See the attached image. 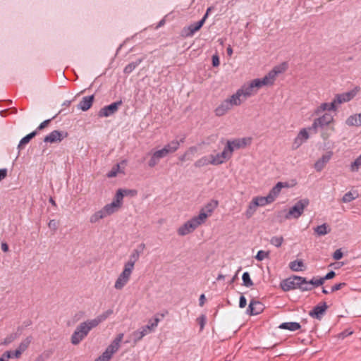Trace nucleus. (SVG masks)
<instances>
[{"label": "nucleus", "instance_id": "1", "mask_svg": "<svg viewBox=\"0 0 361 361\" xmlns=\"http://www.w3.org/2000/svg\"><path fill=\"white\" fill-rule=\"evenodd\" d=\"M112 314L113 310H108L92 319H88L80 323L76 327L71 336V343L75 345L79 344L88 335L92 329L97 327L99 324L104 322Z\"/></svg>", "mask_w": 361, "mask_h": 361}, {"label": "nucleus", "instance_id": "2", "mask_svg": "<svg viewBox=\"0 0 361 361\" xmlns=\"http://www.w3.org/2000/svg\"><path fill=\"white\" fill-rule=\"evenodd\" d=\"M160 321L161 319L157 317L152 319H149L147 325L142 326L137 330L134 331L129 336L130 340H128L125 343H127L132 341L133 344L136 345L143 338V337L152 332H154L158 326Z\"/></svg>", "mask_w": 361, "mask_h": 361}, {"label": "nucleus", "instance_id": "3", "mask_svg": "<svg viewBox=\"0 0 361 361\" xmlns=\"http://www.w3.org/2000/svg\"><path fill=\"white\" fill-rule=\"evenodd\" d=\"M206 219L207 216L204 213L199 214L198 216H194L179 227L178 234L184 236L193 232L199 226L204 223Z\"/></svg>", "mask_w": 361, "mask_h": 361}, {"label": "nucleus", "instance_id": "4", "mask_svg": "<svg viewBox=\"0 0 361 361\" xmlns=\"http://www.w3.org/2000/svg\"><path fill=\"white\" fill-rule=\"evenodd\" d=\"M304 281V277L294 275L283 280L281 282V287L284 291H289L294 289H300L302 291H305Z\"/></svg>", "mask_w": 361, "mask_h": 361}, {"label": "nucleus", "instance_id": "5", "mask_svg": "<svg viewBox=\"0 0 361 361\" xmlns=\"http://www.w3.org/2000/svg\"><path fill=\"white\" fill-rule=\"evenodd\" d=\"M120 207H118V204L116 203H114L113 202L110 204H108L105 205L101 210L95 212L90 216V222L94 224L97 221H99L100 219H104L107 216H109L116 211Z\"/></svg>", "mask_w": 361, "mask_h": 361}, {"label": "nucleus", "instance_id": "6", "mask_svg": "<svg viewBox=\"0 0 361 361\" xmlns=\"http://www.w3.org/2000/svg\"><path fill=\"white\" fill-rule=\"evenodd\" d=\"M309 200L306 198L298 201L289 209L285 215V218L286 219H298L302 214L305 208L309 205Z\"/></svg>", "mask_w": 361, "mask_h": 361}, {"label": "nucleus", "instance_id": "7", "mask_svg": "<svg viewBox=\"0 0 361 361\" xmlns=\"http://www.w3.org/2000/svg\"><path fill=\"white\" fill-rule=\"evenodd\" d=\"M286 68L287 64L286 63H283L279 66H275L264 78H259L262 86L272 85L276 80V76L279 74L286 71Z\"/></svg>", "mask_w": 361, "mask_h": 361}, {"label": "nucleus", "instance_id": "8", "mask_svg": "<svg viewBox=\"0 0 361 361\" xmlns=\"http://www.w3.org/2000/svg\"><path fill=\"white\" fill-rule=\"evenodd\" d=\"M334 121V117L329 114H324L322 116L315 118L310 127L308 128L310 131L317 133L319 130L329 127V125Z\"/></svg>", "mask_w": 361, "mask_h": 361}, {"label": "nucleus", "instance_id": "9", "mask_svg": "<svg viewBox=\"0 0 361 361\" xmlns=\"http://www.w3.org/2000/svg\"><path fill=\"white\" fill-rule=\"evenodd\" d=\"M250 137L237 138L234 140H229L226 142V146L224 147L228 153L232 157L233 152L241 148H245L246 146L250 145Z\"/></svg>", "mask_w": 361, "mask_h": 361}, {"label": "nucleus", "instance_id": "10", "mask_svg": "<svg viewBox=\"0 0 361 361\" xmlns=\"http://www.w3.org/2000/svg\"><path fill=\"white\" fill-rule=\"evenodd\" d=\"M256 94V90H254L250 83L243 85L241 88L233 94V101L241 104L247 98Z\"/></svg>", "mask_w": 361, "mask_h": 361}, {"label": "nucleus", "instance_id": "11", "mask_svg": "<svg viewBox=\"0 0 361 361\" xmlns=\"http://www.w3.org/2000/svg\"><path fill=\"white\" fill-rule=\"evenodd\" d=\"M134 269L124 264L122 272L119 274L114 283L116 290H122L130 281Z\"/></svg>", "mask_w": 361, "mask_h": 361}, {"label": "nucleus", "instance_id": "12", "mask_svg": "<svg viewBox=\"0 0 361 361\" xmlns=\"http://www.w3.org/2000/svg\"><path fill=\"white\" fill-rule=\"evenodd\" d=\"M234 94L231 97L224 100L215 109V114L217 116H222L225 115L233 106L240 105L239 103L233 101Z\"/></svg>", "mask_w": 361, "mask_h": 361}, {"label": "nucleus", "instance_id": "13", "mask_svg": "<svg viewBox=\"0 0 361 361\" xmlns=\"http://www.w3.org/2000/svg\"><path fill=\"white\" fill-rule=\"evenodd\" d=\"M121 100L114 102L109 105L104 106L98 112L99 117H109L116 114L119 107L122 105Z\"/></svg>", "mask_w": 361, "mask_h": 361}, {"label": "nucleus", "instance_id": "14", "mask_svg": "<svg viewBox=\"0 0 361 361\" xmlns=\"http://www.w3.org/2000/svg\"><path fill=\"white\" fill-rule=\"evenodd\" d=\"M145 249V243H140L137 248L132 251L128 260L124 264L134 269L135 264L139 260L140 255L143 252Z\"/></svg>", "mask_w": 361, "mask_h": 361}, {"label": "nucleus", "instance_id": "15", "mask_svg": "<svg viewBox=\"0 0 361 361\" xmlns=\"http://www.w3.org/2000/svg\"><path fill=\"white\" fill-rule=\"evenodd\" d=\"M357 92V90H353L348 92L336 94L334 99V102L335 104L336 109H338V105L345 102H348L353 99L354 97L356 95Z\"/></svg>", "mask_w": 361, "mask_h": 361}, {"label": "nucleus", "instance_id": "16", "mask_svg": "<svg viewBox=\"0 0 361 361\" xmlns=\"http://www.w3.org/2000/svg\"><path fill=\"white\" fill-rule=\"evenodd\" d=\"M207 19V14H204L203 18L199 20L198 22L190 24L187 27H184L183 32L185 33V37H189L194 35V34L200 30V28L203 26L205 20Z\"/></svg>", "mask_w": 361, "mask_h": 361}, {"label": "nucleus", "instance_id": "17", "mask_svg": "<svg viewBox=\"0 0 361 361\" xmlns=\"http://www.w3.org/2000/svg\"><path fill=\"white\" fill-rule=\"evenodd\" d=\"M67 136L68 133L66 132L54 130L44 138V142L50 143L61 142L64 137H66Z\"/></svg>", "mask_w": 361, "mask_h": 361}, {"label": "nucleus", "instance_id": "18", "mask_svg": "<svg viewBox=\"0 0 361 361\" xmlns=\"http://www.w3.org/2000/svg\"><path fill=\"white\" fill-rule=\"evenodd\" d=\"M264 309V306L261 302L252 299L247 309V313L250 315H257L262 312Z\"/></svg>", "mask_w": 361, "mask_h": 361}, {"label": "nucleus", "instance_id": "19", "mask_svg": "<svg viewBox=\"0 0 361 361\" xmlns=\"http://www.w3.org/2000/svg\"><path fill=\"white\" fill-rule=\"evenodd\" d=\"M328 306L326 302H323L322 305H318L309 312V315L317 319L321 320L324 314H325Z\"/></svg>", "mask_w": 361, "mask_h": 361}, {"label": "nucleus", "instance_id": "20", "mask_svg": "<svg viewBox=\"0 0 361 361\" xmlns=\"http://www.w3.org/2000/svg\"><path fill=\"white\" fill-rule=\"evenodd\" d=\"M210 157V163L212 165H219L225 161V160H228L231 159V155L228 153V152L224 148L222 152L217 154L216 155L211 154Z\"/></svg>", "mask_w": 361, "mask_h": 361}, {"label": "nucleus", "instance_id": "21", "mask_svg": "<svg viewBox=\"0 0 361 361\" xmlns=\"http://www.w3.org/2000/svg\"><path fill=\"white\" fill-rule=\"evenodd\" d=\"M332 155L333 152L331 151L327 152L325 154H323L322 157L315 162V170L318 172L322 171L331 159Z\"/></svg>", "mask_w": 361, "mask_h": 361}, {"label": "nucleus", "instance_id": "22", "mask_svg": "<svg viewBox=\"0 0 361 361\" xmlns=\"http://www.w3.org/2000/svg\"><path fill=\"white\" fill-rule=\"evenodd\" d=\"M149 154L151 155L150 159L148 161V166L150 168H153L157 166L161 159L166 157L161 149L153 152H150Z\"/></svg>", "mask_w": 361, "mask_h": 361}, {"label": "nucleus", "instance_id": "23", "mask_svg": "<svg viewBox=\"0 0 361 361\" xmlns=\"http://www.w3.org/2000/svg\"><path fill=\"white\" fill-rule=\"evenodd\" d=\"M308 130V128H302L300 130L293 142L294 148H298L303 142L309 139L310 135Z\"/></svg>", "mask_w": 361, "mask_h": 361}, {"label": "nucleus", "instance_id": "24", "mask_svg": "<svg viewBox=\"0 0 361 361\" xmlns=\"http://www.w3.org/2000/svg\"><path fill=\"white\" fill-rule=\"evenodd\" d=\"M183 142V139L180 140V141L172 140L171 142L166 145L161 149L167 156L169 154H172L176 152L180 147V143Z\"/></svg>", "mask_w": 361, "mask_h": 361}, {"label": "nucleus", "instance_id": "25", "mask_svg": "<svg viewBox=\"0 0 361 361\" xmlns=\"http://www.w3.org/2000/svg\"><path fill=\"white\" fill-rule=\"evenodd\" d=\"M324 281L322 280V277L319 279H314L313 278L310 281H307V279L305 278V281L303 283L304 284V290L308 291L312 290L314 287H318L319 286L323 285Z\"/></svg>", "mask_w": 361, "mask_h": 361}, {"label": "nucleus", "instance_id": "26", "mask_svg": "<svg viewBox=\"0 0 361 361\" xmlns=\"http://www.w3.org/2000/svg\"><path fill=\"white\" fill-rule=\"evenodd\" d=\"M336 107L335 106V104L334 102V100L330 103L324 102L322 103L319 106H318L314 111V114L315 115H319L321 113L325 111H336Z\"/></svg>", "mask_w": 361, "mask_h": 361}, {"label": "nucleus", "instance_id": "27", "mask_svg": "<svg viewBox=\"0 0 361 361\" xmlns=\"http://www.w3.org/2000/svg\"><path fill=\"white\" fill-rule=\"evenodd\" d=\"M219 202L215 200H212L205 204V206L201 209L200 214L204 213L207 218L212 214L214 210L218 207Z\"/></svg>", "mask_w": 361, "mask_h": 361}, {"label": "nucleus", "instance_id": "28", "mask_svg": "<svg viewBox=\"0 0 361 361\" xmlns=\"http://www.w3.org/2000/svg\"><path fill=\"white\" fill-rule=\"evenodd\" d=\"M94 98V95L83 97L78 104V108L83 111H87L92 106Z\"/></svg>", "mask_w": 361, "mask_h": 361}, {"label": "nucleus", "instance_id": "29", "mask_svg": "<svg viewBox=\"0 0 361 361\" xmlns=\"http://www.w3.org/2000/svg\"><path fill=\"white\" fill-rule=\"evenodd\" d=\"M285 186L286 185H284L283 183L279 182L274 187L272 188V189L269 191V194L267 195L268 198L271 200V202H273L276 200V198L281 192V189Z\"/></svg>", "mask_w": 361, "mask_h": 361}, {"label": "nucleus", "instance_id": "30", "mask_svg": "<svg viewBox=\"0 0 361 361\" xmlns=\"http://www.w3.org/2000/svg\"><path fill=\"white\" fill-rule=\"evenodd\" d=\"M124 334L123 333L118 334L116 337L112 341V342L110 343V345L107 347L109 350H111L113 353H116L120 346L121 343L123 341Z\"/></svg>", "mask_w": 361, "mask_h": 361}, {"label": "nucleus", "instance_id": "31", "mask_svg": "<svg viewBox=\"0 0 361 361\" xmlns=\"http://www.w3.org/2000/svg\"><path fill=\"white\" fill-rule=\"evenodd\" d=\"M252 201V202L254 203V204L257 207H264V206H265L267 204L272 203L271 202V200H269V198H268V196H266V197H262V196L255 197H253Z\"/></svg>", "mask_w": 361, "mask_h": 361}, {"label": "nucleus", "instance_id": "32", "mask_svg": "<svg viewBox=\"0 0 361 361\" xmlns=\"http://www.w3.org/2000/svg\"><path fill=\"white\" fill-rule=\"evenodd\" d=\"M37 135V130H35L30 133H29L28 135H27L26 136H25L24 137H23L18 145V148L19 150H21L22 149L24 148L25 145L28 144L29 142L36 136Z\"/></svg>", "mask_w": 361, "mask_h": 361}, {"label": "nucleus", "instance_id": "33", "mask_svg": "<svg viewBox=\"0 0 361 361\" xmlns=\"http://www.w3.org/2000/svg\"><path fill=\"white\" fill-rule=\"evenodd\" d=\"M279 328H281L282 329H287L289 331H296V330H298L300 329V324L298 322H284V323H282L279 326Z\"/></svg>", "mask_w": 361, "mask_h": 361}, {"label": "nucleus", "instance_id": "34", "mask_svg": "<svg viewBox=\"0 0 361 361\" xmlns=\"http://www.w3.org/2000/svg\"><path fill=\"white\" fill-rule=\"evenodd\" d=\"M346 123L348 126H361V113L350 116L347 119Z\"/></svg>", "mask_w": 361, "mask_h": 361}, {"label": "nucleus", "instance_id": "35", "mask_svg": "<svg viewBox=\"0 0 361 361\" xmlns=\"http://www.w3.org/2000/svg\"><path fill=\"white\" fill-rule=\"evenodd\" d=\"M335 131V128L334 126H329L327 128H325L324 129L320 130L321 133V137L323 140H327L332 133Z\"/></svg>", "mask_w": 361, "mask_h": 361}, {"label": "nucleus", "instance_id": "36", "mask_svg": "<svg viewBox=\"0 0 361 361\" xmlns=\"http://www.w3.org/2000/svg\"><path fill=\"white\" fill-rule=\"evenodd\" d=\"M142 61V59H138L135 61L131 62L129 64H128L123 70L124 73L130 74V73H132L135 69V68L141 63Z\"/></svg>", "mask_w": 361, "mask_h": 361}, {"label": "nucleus", "instance_id": "37", "mask_svg": "<svg viewBox=\"0 0 361 361\" xmlns=\"http://www.w3.org/2000/svg\"><path fill=\"white\" fill-rule=\"evenodd\" d=\"M129 192L130 191L127 190H118L116 194L115 200L113 201V202L117 204L118 207H121L124 195L128 194Z\"/></svg>", "mask_w": 361, "mask_h": 361}, {"label": "nucleus", "instance_id": "38", "mask_svg": "<svg viewBox=\"0 0 361 361\" xmlns=\"http://www.w3.org/2000/svg\"><path fill=\"white\" fill-rule=\"evenodd\" d=\"M314 230L318 235H324L331 231V229L328 228L326 224L317 226L314 228Z\"/></svg>", "mask_w": 361, "mask_h": 361}, {"label": "nucleus", "instance_id": "39", "mask_svg": "<svg viewBox=\"0 0 361 361\" xmlns=\"http://www.w3.org/2000/svg\"><path fill=\"white\" fill-rule=\"evenodd\" d=\"M210 157L209 156H204L200 158V159L197 160L194 165L197 168H201L205 166H207L209 164H211L210 163Z\"/></svg>", "mask_w": 361, "mask_h": 361}, {"label": "nucleus", "instance_id": "40", "mask_svg": "<svg viewBox=\"0 0 361 361\" xmlns=\"http://www.w3.org/2000/svg\"><path fill=\"white\" fill-rule=\"evenodd\" d=\"M289 267L292 271H300L304 267V263L302 260H294L289 264Z\"/></svg>", "mask_w": 361, "mask_h": 361}, {"label": "nucleus", "instance_id": "41", "mask_svg": "<svg viewBox=\"0 0 361 361\" xmlns=\"http://www.w3.org/2000/svg\"><path fill=\"white\" fill-rule=\"evenodd\" d=\"M32 336H27V338H25V339H23L20 343L18 345V348L23 352L24 353L29 347V345H30L31 342H32Z\"/></svg>", "mask_w": 361, "mask_h": 361}, {"label": "nucleus", "instance_id": "42", "mask_svg": "<svg viewBox=\"0 0 361 361\" xmlns=\"http://www.w3.org/2000/svg\"><path fill=\"white\" fill-rule=\"evenodd\" d=\"M19 334L17 333H12L8 335L1 342V345H8L12 342H13L18 337Z\"/></svg>", "mask_w": 361, "mask_h": 361}, {"label": "nucleus", "instance_id": "43", "mask_svg": "<svg viewBox=\"0 0 361 361\" xmlns=\"http://www.w3.org/2000/svg\"><path fill=\"white\" fill-rule=\"evenodd\" d=\"M243 285L246 287H250L253 285V282L250 279V274L248 272H244L242 276Z\"/></svg>", "mask_w": 361, "mask_h": 361}, {"label": "nucleus", "instance_id": "44", "mask_svg": "<svg viewBox=\"0 0 361 361\" xmlns=\"http://www.w3.org/2000/svg\"><path fill=\"white\" fill-rule=\"evenodd\" d=\"M257 207L254 204L252 201H251L248 205V207L245 212V216L247 219L250 218L256 212Z\"/></svg>", "mask_w": 361, "mask_h": 361}, {"label": "nucleus", "instance_id": "45", "mask_svg": "<svg viewBox=\"0 0 361 361\" xmlns=\"http://www.w3.org/2000/svg\"><path fill=\"white\" fill-rule=\"evenodd\" d=\"M357 197V195H355V193H353L352 192H346L343 197H342V201L345 203L350 202L355 199H356Z\"/></svg>", "mask_w": 361, "mask_h": 361}, {"label": "nucleus", "instance_id": "46", "mask_svg": "<svg viewBox=\"0 0 361 361\" xmlns=\"http://www.w3.org/2000/svg\"><path fill=\"white\" fill-rule=\"evenodd\" d=\"M283 242L282 236H273L270 240V243L277 247H279Z\"/></svg>", "mask_w": 361, "mask_h": 361}, {"label": "nucleus", "instance_id": "47", "mask_svg": "<svg viewBox=\"0 0 361 361\" xmlns=\"http://www.w3.org/2000/svg\"><path fill=\"white\" fill-rule=\"evenodd\" d=\"M361 166V154L355 159V160L351 163L350 170L351 171H357L359 167Z\"/></svg>", "mask_w": 361, "mask_h": 361}, {"label": "nucleus", "instance_id": "48", "mask_svg": "<svg viewBox=\"0 0 361 361\" xmlns=\"http://www.w3.org/2000/svg\"><path fill=\"white\" fill-rule=\"evenodd\" d=\"M268 256H269V252H266V251H264V250H259V251H258L255 258L258 261H262L265 258L268 257Z\"/></svg>", "mask_w": 361, "mask_h": 361}, {"label": "nucleus", "instance_id": "49", "mask_svg": "<svg viewBox=\"0 0 361 361\" xmlns=\"http://www.w3.org/2000/svg\"><path fill=\"white\" fill-rule=\"evenodd\" d=\"M250 83L252 86L253 89L256 90V93L257 92V91L259 88L263 87L259 80V78L255 79V80H252Z\"/></svg>", "mask_w": 361, "mask_h": 361}, {"label": "nucleus", "instance_id": "50", "mask_svg": "<svg viewBox=\"0 0 361 361\" xmlns=\"http://www.w3.org/2000/svg\"><path fill=\"white\" fill-rule=\"evenodd\" d=\"M120 166L119 164H116L107 174V176L109 178H113L116 176L118 170H119Z\"/></svg>", "mask_w": 361, "mask_h": 361}, {"label": "nucleus", "instance_id": "51", "mask_svg": "<svg viewBox=\"0 0 361 361\" xmlns=\"http://www.w3.org/2000/svg\"><path fill=\"white\" fill-rule=\"evenodd\" d=\"M114 354V353H113L111 350H109V349L108 348H106L105 351L102 354V359L104 360V358H106L108 361H109Z\"/></svg>", "mask_w": 361, "mask_h": 361}, {"label": "nucleus", "instance_id": "52", "mask_svg": "<svg viewBox=\"0 0 361 361\" xmlns=\"http://www.w3.org/2000/svg\"><path fill=\"white\" fill-rule=\"evenodd\" d=\"M48 226L50 229L53 230L54 231H56L59 226V222L55 219H51L48 223Z\"/></svg>", "mask_w": 361, "mask_h": 361}, {"label": "nucleus", "instance_id": "53", "mask_svg": "<svg viewBox=\"0 0 361 361\" xmlns=\"http://www.w3.org/2000/svg\"><path fill=\"white\" fill-rule=\"evenodd\" d=\"M11 351H6L0 357V361H8V360L11 358Z\"/></svg>", "mask_w": 361, "mask_h": 361}, {"label": "nucleus", "instance_id": "54", "mask_svg": "<svg viewBox=\"0 0 361 361\" xmlns=\"http://www.w3.org/2000/svg\"><path fill=\"white\" fill-rule=\"evenodd\" d=\"M345 286H346L345 283H339L335 284L334 286H333L331 287V292L333 293V292L337 291Z\"/></svg>", "mask_w": 361, "mask_h": 361}, {"label": "nucleus", "instance_id": "55", "mask_svg": "<svg viewBox=\"0 0 361 361\" xmlns=\"http://www.w3.org/2000/svg\"><path fill=\"white\" fill-rule=\"evenodd\" d=\"M343 252L341 249L336 250L333 254V258L335 260H339L343 257Z\"/></svg>", "mask_w": 361, "mask_h": 361}, {"label": "nucleus", "instance_id": "56", "mask_svg": "<svg viewBox=\"0 0 361 361\" xmlns=\"http://www.w3.org/2000/svg\"><path fill=\"white\" fill-rule=\"evenodd\" d=\"M50 121H51V119H47V120L44 121L42 123H41L39 124V126L37 127L36 130L37 131V130H43L47 126H48V125L49 124Z\"/></svg>", "mask_w": 361, "mask_h": 361}, {"label": "nucleus", "instance_id": "57", "mask_svg": "<svg viewBox=\"0 0 361 361\" xmlns=\"http://www.w3.org/2000/svg\"><path fill=\"white\" fill-rule=\"evenodd\" d=\"M336 276V273L334 271H331L329 273H327L324 277H322L324 282L326 280H329L333 279Z\"/></svg>", "mask_w": 361, "mask_h": 361}, {"label": "nucleus", "instance_id": "58", "mask_svg": "<svg viewBox=\"0 0 361 361\" xmlns=\"http://www.w3.org/2000/svg\"><path fill=\"white\" fill-rule=\"evenodd\" d=\"M23 352L18 348L14 352H11V358H19L20 357Z\"/></svg>", "mask_w": 361, "mask_h": 361}, {"label": "nucleus", "instance_id": "59", "mask_svg": "<svg viewBox=\"0 0 361 361\" xmlns=\"http://www.w3.org/2000/svg\"><path fill=\"white\" fill-rule=\"evenodd\" d=\"M219 58L217 54H214L212 56V65L214 67H216L219 65Z\"/></svg>", "mask_w": 361, "mask_h": 361}, {"label": "nucleus", "instance_id": "60", "mask_svg": "<svg viewBox=\"0 0 361 361\" xmlns=\"http://www.w3.org/2000/svg\"><path fill=\"white\" fill-rule=\"evenodd\" d=\"M247 305V300H246V298L243 296V295H241L240 297V300H239V307L240 308H244Z\"/></svg>", "mask_w": 361, "mask_h": 361}, {"label": "nucleus", "instance_id": "61", "mask_svg": "<svg viewBox=\"0 0 361 361\" xmlns=\"http://www.w3.org/2000/svg\"><path fill=\"white\" fill-rule=\"evenodd\" d=\"M197 321L200 325V329H203L204 324H205V317L204 315H202L199 318H197Z\"/></svg>", "mask_w": 361, "mask_h": 361}, {"label": "nucleus", "instance_id": "62", "mask_svg": "<svg viewBox=\"0 0 361 361\" xmlns=\"http://www.w3.org/2000/svg\"><path fill=\"white\" fill-rule=\"evenodd\" d=\"M7 176V169H0V181L4 179Z\"/></svg>", "mask_w": 361, "mask_h": 361}, {"label": "nucleus", "instance_id": "63", "mask_svg": "<svg viewBox=\"0 0 361 361\" xmlns=\"http://www.w3.org/2000/svg\"><path fill=\"white\" fill-rule=\"evenodd\" d=\"M47 357L48 356H45L44 354H41L36 357L35 361H44Z\"/></svg>", "mask_w": 361, "mask_h": 361}, {"label": "nucleus", "instance_id": "64", "mask_svg": "<svg viewBox=\"0 0 361 361\" xmlns=\"http://www.w3.org/2000/svg\"><path fill=\"white\" fill-rule=\"evenodd\" d=\"M205 296L204 294H202L200 297L199 301H200V306H203L205 302Z\"/></svg>", "mask_w": 361, "mask_h": 361}]
</instances>
